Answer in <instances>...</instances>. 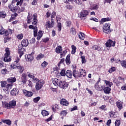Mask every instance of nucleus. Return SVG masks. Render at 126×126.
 <instances>
[{"label": "nucleus", "mask_w": 126, "mask_h": 126, "mask_svg": "<svg viewBox=\"0 0 126 126\" xmlns=\"http://www.w3.org/2000/svg\"><path fill=\"white\" fill-rule=\"evenodd\" d=\"M11 69H14L15 68H18L19 69V72L20 73H22L24 71V67L22 66L20 63H19V59H17V60L14 62L13 63L10 65Z\"/></svg>", "instance_id": "obj_1"}, {"label": "nucleus", "mask_w": 126, "mask_h": 126, "mask_svg": "<svg viewBox=\"0 0 126 126\" xmlns=\"http://www.w3.org/2000/svg\"><path fill=\"white\" fill-rule=\"evenodd\" d=\"M53 83L56 87L60 86V87L63 88V89H66L68 86V84L65 81H59V79L57 78H55L53 81Z\"/></svg>", "instance_id": "obj_2"}, {"label": "nucleus", "mask_w": 126, "mask_h": 126, "mask_svg": "<svg viewBox=\"0 0 126 126\" xmlns=\"http://www.w3.org/2000/svg\"><path fill=\"white\" fill-rule=\"evenodd\" d=\"M27 19V23L29 24L32 23V25H36L38 23V20H37V15L36 14H34L32 15L31 13L29 12Z\"/></svg>", "instance_id": "obj_3"}, {"label": "nucleus", "mask_w": 126, "mask_h": 126, "mask_svg": "<svg viewBox=\"0 0 126 126\" xmlns=\"http://www.w3.org/2000/svg\"><path fill=\"white\" fill-rule=\"evenodd\" d=\"M29 28L30 29H33V35L34 37H37V40H40L42 36H43V33L41 31H39L38 32V34L37 35V32H38V28L36 26L33 25H30L29 26Z\"/></svg>", "instance_id": "obj_4"}, {"label": "nucleus", "mask_w": 126, "mask_h": 126, "mask_svg": "<svg viewBox=\"0 0 126 126\" xmlns=\"http://www.w3.org/2000/svg\"><path fill=\"white\" fill-rule=\"evenodd\" d=\"M33 81L35 82V88L37 91L42 89L44 85V81L42 80H39V79L36 78L33 79Z\"/></svg>", "instance_id": "obj_5"}, {"label": "nucleus", "mask_w": 126, "mask_h": 126, "mask_svg": "<svg viewBox=\"0 0 126 126\" xmlns=\"http://www.w3.org/2000/svg\"><path fill=\"white\" fill-rule=\"evenodd\" d=\"M5 53L4 54L5 57L4 58V62H10L11 61V57L10 56V51L9 48L5 49Z\"/></svg>", "instance_id": "obj_6"}, {"label": "nucleus", "mask_w": 126, "mask_h": 126, "mask_svg": "<svg viewBox=\"0 0 126 126\" xmlns=\"http://www.w3.org/2000/svg\"><path fill=\"white\" fill-rule=\"evenodd\" d=\"M16 106V101L11 100L9 103L5 104V107L6 109H11L14 108Z\"/></svg>", "instance_id": "obj_7"}, {"label": "nucleus", "mask_w": 126, "mask_h": 126, "mask_svg": "<svg viewBox=\"0 0 126 126\" xmlns=\"http://www.w3.org/2000/svg\"><path fill=\"white\" fill-rule=\"evenodd\" d=\"M110 27H111V24L109 23H106L104 24L103 29V32L104 33H106L107 34H109L111 33V30H110Z\"/></svg>", "instance_id": "obj_8"}, {"label": "nucleus", "mask_w": 126, "mask_h": 126, "mask_svg": "<svg viewBox=\"0 0 126 126\" xmlns=\"http://www.w3.org/2000/svg\"><path fill=\"white\" fill-rule=\"evenodd\" d=\"M12 86H13V84H7L4 88H3V91L6 94H9L10 90L12 88Z\"/></svg>", "instance_id": "obj_9"}, {"label": "nucleus", "mask_w": 126, "mask_h": 126, "mask_svg": "<svg viewBox=\"0 0 126 126\" xmlns=\"http://www.w3.org/2000/svg\"><path fill=\"white\" fill-rule=\"evenodd\" d=\"M116 44V42L113 41L109 39L107 42L105 43L106 47L108 48H111V47H115V45Z\"/></svg>", "instance_id": "obj_10"}, {"label": "nucleus", "mask_w": 126, "mask_h": 126, "mask_svg": "<svg viewBox=\"0 0 126 126\" xmlns=\"http://www.w3.org/2000/svg\"><path fill=\"white\" fill-rule=\"evenodd\" d=\"M21 82L23 83L24 84H25L27 81V74L25 73H23L22 74L21 77Z\"/></svg>", "instance_id": "obj_11"}, {"label": "nucleus", "mask_w": 126, "mask_h": 126, "mask_svg": "<svg viewBox=\"0 0 126 126\" xmlns=\"http://www.w3.org/2000/svg\"><path fill=\"white\" fill-rule=\"evenodd\" d=\"M25 57L27 62H32L34 60V56H33V54H32L28 55H26Z\"/></svg>", "instance_id": "obj_12"}, {"label": "nucleus", "mask_w": 126, "mask_h": 126, "mask_svg": "<svg viewBox=\"0 0 126 126\" xmlns=\"http://www.w3.org/2000/svg\"><path fill=\"white\" fill-rule=\"evenodd\" d=\"M23 93L26 97H32L33 96V93L32 92L28 91L26 90H23Z\"/></svg>", "instance_id": "obj_13"}, {"label": "nucleus", "mask_w": 126, "mask_h": 126, "mask_svg": "<svg viewBox=\"0 0 126 126\" xmlns=\"http://www.w3.org/2000/svg\"><path fill=\"white\" fill-rule=\"evenodd\" d=\"M19 92V91H18V89L14 88L11 91L10 94L12 96H16L17 95H18Z\"/></svg>", "instance_id": "obj_14"}, {"label": "nucleus", "mask_w": 126, "mask_h": 126, "mask_svg": "<svg viewBox=\"0 0 126 126\" xmlns=\"http://www.w3.org/2000/svg\"><path fill=\"white\" fill-rule=\"evenodd\" d=\"M88 15V11L87 10H83L81 12L80 17V18H84Z\"/></svg>", "instance_id": "obj_15"}, {"label": "nucleus", "mask_w": 126, "mask_h": 126, "mask_svg": "<svg viewBox=\"0 0 126 126\" xmlns=\"http://www.w3.org/2000/svg\"><path fill=\"white\" fill-rule=\"evenodd\" d=\"M60 104L63 106H67L69 103H68V101L66 100V99L62 98L60 101Z\"/></svg>", "instance_id": "obj_16"}, {"label": "nucleus", "mask_w": 126, "mask_h": 126, "mask_svg": "<svg viewBox=\"0 0 126 126\" xmlns=\"http://www.w3.org/2000/svg\"><path fill=\"white\" fill-rule=\"evenodd\" d=\"M22 47H27L29 45V42L27 39H23L21 42Z\"/></svg>", "instance_id": "obj_17"}, {"label": "nucleus", "mask_w": 126, "mask_h": 126, "mask_svg": "<svg viewBox=\"0 0 126 126\" xmlns=\"http://www.w3.org/2000/svg\"><path fill=\"white\" fill-rule=\"evenodd\" d=\"M73 76H74V77H75L76 78L77 77H80V74L79 73V71H77L76 69L73 70Z\"/></svg>", "instance_id": "obj_18"}, {"label": "nucleus", "mask_w": 126, "mask_h": 126, "mask_svg": "<svg viewBox=\"0 0 126 126\" xmlns=\"http://www.w3.org/2000/svg\"><path fill=\"white\" fill-rule=\"evenodd\" d=\"M8 7L12 12H15V10H16V6H15L13 4H10L8 5Z\"/></svg>", "instance_id": "obj_19"}, {"label": "nucleus", "mask_w": 126, "mask_h": 126, "mask_svg": "<svg viewBox=\"0 0 126 126\" xmlns=\"http://www.w3.org/2000/svg\"><path fill=\"white\" fill-rule=\"evenodd\" d=\"M99 84V82H97V83L94 85V88L96 90L98 91H101V90H103V86L98 85Z\"/></svg>", "instance_id": "obj_20"}, {"label": "nucleus", "mask_w": 126, "mask_h": 126, "mask_svg": "<svg viewBox=\"0 0 126 126\" xmlns=\"http://www.w3.org/2000/svg\"><path fill=\"white\" fill-rule=\"evenodd\" d=\"M46 28H52L54 27V24H52L50 21H47L45 23Z\"/></svg>", "instance_id": "obj_21"}, {"label": "nucleus", "mask_w": 126, "mask_h": 126, "mask_svg": "<svg viewBox=\"0 0 126 126\" xmlns=\"http://www.w3.org/2000/svg\"><path fill=\"white\" fill-rule=\"evenodd\" d=\"M80 77H84L86 75V71L84 70L83 69H80L79 71Z\"/></svg>", "instance_id": "obj_22"}, {"label": "nucleus", "mask_w": 126, "mask_h": 126, "mask_svg": "<svg viewBox=\"0 0 126 126\" xmlns=\"http://www.w3.org/2000/svg\"><path fill=\"white\" fill-rule=\"evenodd\" d=\"M7 81L9 83H13L16 81V78L11 77L7 79Z\"/></svg>", "instance_id": "obj_23"}, {"label": "nucleus", "mask_w": 126, "mask_h": 126, "mask_svg": "<svg viewBox=\"0 0 126 126\" xmlns=\"http://www.w3.org/2000/svg\"><path fill=\"white\" fill-rule=\"evenodd\" d=\"M56 19L57 20L58 25L57 27L58 28V31H61L62 30V23H59V20H61V18H58V17H56Z\"/></svg>", "instance_id": "obj_24"}, {"label": "nucleus", "mask_w": 126, "mask_h": 126, "mask_svg": "<svg viewBox=\"0 0 126 126\" xmlns=\"http://www.w3.org/2000/svg\"><path fill=\"white\" fill-rule=\"evenodd\" d=\"M116 105H117V108H118L120 111H121V110L123 109V103L121 102V101H117Z\"/></svg>", "instance_id": "obj_25"}, {"label": "nucleus", "mask_w": 126, "mask_h": 126, "mask_svg": "<svg viewBox=\"0 0 126 126\" xmlns=\"http://www.w3.org/2000/svg\"><path fill=\"white\" fill-rule=\"evenodd\" d=\"M67 77H68V78H71L72 77V72L70 70H67L66 72V75Z\"/></svg>", "instance_id": "obj_26"}, {"label": "nucleus", "mask_w": 126, "mask_h": 126, "mask_svg": "<svg viewBox=\"0 0 126 126\" xmlns=\"http://www.w3.org/2000/svg\"><path fill=\"white\" fill-rule=\"evenodd\" d=\"M62 51L63 49L62 48V46H58L55 49V52L57 53V54H60L62 53Z\"/></svg>", "instance_id": "obj_27"}, {"label": "nucleus", "mask_w": 126, "mask_h": 126, "mask_svg": "<svg viewBox=\"0 0 126 126\" xmlns=\"http://www.w3.org/2000/svg\"><path fill=\"white\" fill-rule=\"evenodd\" d=\"M65 63L67 65L70 64V55H68L65 59Z\"/></svg>", "instance_id": "obj_28"}, {"label": "nucleus", "mask_w": 126, "mask_h": 126, "mask_svg": "<svg viewBox=\"0 0 126 126\" xmlns=\"http://www.w3.org/2000/svg\"><path fill=\"white\" fill-rule=\"evenodd\" d=\"M12 3H14L15 2H17V5H21L23 2V0H13Z\"/></svg>", "instance_id": "obj_29"}, {"label": "nucleus", "mask_w": 126, "mask_h": 126, "mask_svg": "<svg viewBox=\"0 0 126 126\" xmlns=\"http://www.w3.org/2000/svg\"><path fill=\"white\" fill-rule=\"evenodd\" d=\"M6 16V12L4 11H1L0 12V17L1 18H5Z\"/></svg>", "instance_id": "obj_30"}, {"label": "nucleus", "mask_w": 126, "mask_h": 126, "mask_svg": "<svg viewBox=\"0 0 126 126\" xmlns=\"http://www.w3.org/2000/svg\"><path fill=\"white\" fill-rule=\"evenodd\" d=\"M104 82H105L106 86H109V87H111L112 85H113V82H110V81L104 80Z\"/></svg>", "instance_id": "obj_31"}, {"label": "nucleus", "mask_w": 126, "mask_h": 126, "mask_svg": "<svg viewBox=\"0 0 126 126\" xmlns=\"http://www.w3.org/2000/svg\"><path fill=\"white\" fill-rule=\"evenodd\" d=\"M2 123H4V124H6L8 126H10L11 125V121H10V120H2Z\"/></svg>", "instance_id": "obj_32"}, {"label": "nucleus", "mask_w": 126, "mask_h": 126, "mask_svg": "<svg viewBox=\"0 0 126 126\" xmlns=\"http://www.w3.org/2000/svg\"><path fill=\"white\" fill-rule=\"evenodd\" d=\"M27 76H28V77H29V78H32L33 80H34V79L36 78H34V74L29 72H27Z\"/></svg>", "instance_id": "obj_33"}, {"label": "nucleus", "mask_w": 126, "mask_h": 126, "mask_svg": "<svg viewBox=\"0 0 126 126\" xmlns=\"http://www.w3.org/2000/svg\"><path fill=\"white\" fill-rule=\"evenodd\" d=\"M104 93H106V94H109L110 92H111V88L106 87L104 88Z\"/></svg>", "instance_id": "obj_34"}, {"label": "nucleus", "mask_w": 126, "mask_h": 126, "mask_svg": "<svg viewBox=\"0 0 126 126\" xmlns=\"http://www.w3.org/2000/svg\"><path fill=\"white\" fill-rule=\"evenodd\" d=\"M43 58H44V54H42L40 53V54L38 55L36 57V60L37 61H40L42 60Z\"/></svg>", "instance_id": "obj_35"}, {"label": "nucleus", "mask_w": 126, "mask_h": 126, "mask_svg": "<svg viewBox=\"0 0 126 126\" xmlns=\"http://www.w3.org/2000/svg\"><path fill=\"white\" fill-rule=\"evenodd\" d=\"M71 48H72L71 54H72L73 55V54H75V53L76 52V47H75V46H74V45H72L71 46Z\"/></svg>", "instance_id": "obj_36"}, {"label": "nucleus", "mask_w": 126, "mask_h": 126, "mask_svg": "<svg viewBox=\"0 0 126 126\" xmlns=\"http://www.w3.org/2000/svg\"><path fill=\"white\" fill-rule=\"evenodd\" d=\"M79 37L81 40H84V38H85V34H84L83 32H80L79 34Z\"/></svg>", "instance_id": "obj_37"}, {"label": "nucleus", "mask_w": 126, "mask_h": 126, "mask_svg": "<svg viewBox=\"0 0 126 126\" xmlns=\"http://www.w3.org/2000/svg\"><path fill=\"white\" fill-rule=\"evenodd\" d=\"M92 49L93 50H97L99 52H100V51H102V49L100 47L99 48L97 45H94V46H93Z\"/></svg>", "instance_id": "obj_38"}, {"label": "nucleus", "mask_w": 126, "mask_h": 126, "mask_svg": "<svg viewBox=\"0 0 126 126\" xmlns=\"http://www.w3.org/2000/svg\"><path fill=\"white\" fill-rule=\"evenodd\" d=\"M41 114L43 117H46V116H48L49 115V113L46 110H42Z\"/></svg>", "instance_id": "obj_39"}, {"label": "nucleus", "mask_w": 126, "mask_h": 126, "mask_svg": "<svg viewBox=\"0 0 126 126\" xmlns=\"http://www.w3.org/2000/svg\"><path fill=\"white\" fill-rule=\"evenodd\" d=\"M60 74L61 75H62V76H65L66 75L65 69H63L60 73Z\"/></svg>", "instance_id": "obj_40"}, {"label": "nucleus", "mask_w": 126, "mask_h": 126, "mask_svg": "<svg viewBox=\"0 0 126 126\" xmlns=\"http://www.w3.org/2000/svg\"><path fill=\"white\" fill-rule=\"evenodd\" d=\"M60 115H61V116H65L67 115V112H66V110H63L61 112Z\"/></svg>", "instance_id": "obj_41"}, {"label": "nucleus", "mask_w": 126, "mask_h": 126, "mask_svg": "<svg viewBox=\"0 0 126 126\" xmlns=\"http://www.w3.org/2000/svg\"><path fill=\"white\" fill-rule=\"evenodd\" d=\"M1 86L2 88H4L6 86V82L5 81H1Z\"/></svg>", "instance_id": "obj_42"}, {"label": "nucleus", "mask_w": 126, "mask_h": 126, "mask_svg": "<svg viewBox=\"0 0 126 126\" xmlns=\"http://www.w3.org/2000/svg\"><path fill=\"white\" fill-rule=\"evenodd\" d=\"M70 33L72 34V35H75L76 34V32H75V29L74 28H71L70 29Z\"/></svg>", "instance_id": "obj_43"}, {"label": "nucleus", "mask_w": 126, "mask_h": 126, "mask_svg": "<svg viewBox=\"0 0 126 126\" xmlns=\"http://www.w3.org/2000/svg\"><path fill=\"white\" fill-rule=\"evenodd\" d=\"M18 53L19 54V57L20 58H21V57H22V56L23 55V54H24L23 52V51H24V50H18Z\"/></svg>", "instance_id": "obj_44"}, {"label": "nucleus", "mask_w": 126, "mask_h": 126, "mask_svg": "<svg viewBox=\"0 0 126 126\" xmlns=\"http://www.w3.org/2000/svg\"><path fill=\"white\" fill-rule=\"evenodd\" d=\"M48 65V63L46 61H44L43 63H41V66L42 67H46Z\"/></svg>", "instance_id": "obj_45"}, {"label": "nucleus", "mask_w": 126, "mask_h": 126, "mask_svg": "<svg viewBox=\"0 0 126 126\" xmlns=\"http://www.w3.org/2000/svg\"><path fill=\"white\" fill-rule=\"evenodd\" d=\"M1 73L2 74H6L7 73V69L6 68H4L1 70Z\"/></svg>", "instance_id": "obj_46"}, {"label": "nucleus", "mask_w": 126, "mask_h": 126, "mask_svg": "<svg viewBox=\"0 0 126 126\" xmlns=\"http://www.w3.org/2000/svg\"><path fill=\"white\" fill-rule=\"evenodd\" d=\"M16 16H17V14L16 13H14L13 15H12L11 16V19L9 20V22H10L11 21V19H14V18H15Z\"/></svg>", "instance_id": "obj_47"}, {"label": "nucleus", "mask_w": 126, "mask_h": 126, "mask_svg": "<svg viewBox=\"0 0 126 126\" xmlns=\"http://www.w3.org/2000/svg\"><path fill=\"white\" fill-rule=\"evenodd\" d=\"M121 64L123 67L126 68V61H121Z\"/></svg>", "instance_id": "obj_48"}, {"label": "nucleus", "mask_w": 126, "mask_h": 126, "mask_svg": "<svg viewBox=\"0 0 126 126\" xmlns=\"http://www.w3.org/2000/svg\"><path fill=\"white\" fill-rule=\"evenodd\" d=\"M99 8V6L97 4H94V6L91 8L92 10H94V9H98Z\"/></svg>", "instance_id": "obj_49"}, {"label": "nucleus", "mask_w": 126, "mask_h": 126, "mask_svg": "<svg viewBox=\"0 0 126 126\" xmlns=\"http://www.w3.org/2000/svg\"><path fill=\"white\" fill-rule=\"evenodd\" d=\"M82 63H86V60L85 59V56H81Z\"/></svg>", "instance_id": "obj_50"}, {"label": "nucleus", "mask_w": 126, "mask_h": 126, "mask_svg": "<svg viewBox=\"0 0 126 126\" xmlns=\"http://www.w3.org/2000/svg\"><path fill=\"white\" fill-rule=\"evenodd\" d=\"M17 38H18V39H19V40H22V39L23 38V34H18L17 36Z\"/></svg>", "instance_id": "obj_51"}, {"label": "nucleus", "mask_w": 126, "mask_h": 126, "mask_svg": "<svg viewBox=\"0 0 126 126\" xmlns=\"http://www.w3.org/2000/svg\"><path fill=\"white\" fill-rule=\"evenodd\" d=\"M115 125L116 126H119L121 125V121L120 120H116Z\"/></svg>", "instance_id": "obj_52"}, {"label": "nucleus", "mask_w": 126, "mask_h": 126, "mask_svg": "<svg viewBox=\"0 0 126 126\" xmlns=\"http://www.w3.org/2000/svg\"><path fill=\"white\" fill-rule=\"evenodd\" d=\"M115 70H116V68L115 67H113L111 68L108 71L109 73H112V72L115 71Z\"/></svg>", "instance_id": "obj_53"}, {"label": "nucleus", "mask_w": 126, "mask_h": 126, "mask_svg": "<svg viewBox=\"0 0 126 126\" xmlns=\"http://www.w3.org/2000/svg\"><path fill=\"white\" fill-rule=\"evenodd\" d=\"M4 29H3V28L1 27L0 30V34L3 35V34H4Z\"/></svg>", "instance_id": "obj_54"}, {"label": "nucleus", "mask_w": 126, "mask_h": 126, "mask_svg": "<svg viewBox=\"0 0 126 126\" xmlns=\"http://www.w3.org/2000/svg\"><path fill=\"white\" fill-rule=\"evenodd\" d=\"M40 100V97H37L36 98H35L33 99V102L34 103H37Z\"/></svg>", "instance_id": "obj_55"}, {"label": "nucleus", "mask_w": 126, "mask_h": 126, "mask_svg": "<svg viewBox=\"0 0 126 126\" xmlns=\"http://www.w3.org/2000/svg\"><path fill=\"white\" fill-rule=\"evenodd\" d=\"M66 7L67 8V9H72V8H73V7L70 4L66 5Z\"/></svg>", "instance_id": "obj_56"}, {"label": "nucleus", "mask_w": 126, "mask_h": 126, "mask_svg": "<svg viewBox=\"0 0 126 126\" xmlns=\"http://www.w3.org/2000/svg\"><path fill=\"white\" fill-rule=\"evenodd\" d=\"M9 41V38L7 36L5 37L4 39V43H7Z\"/></svg>", "instance_id": "obj_57"}, {"label": "nucleus", "mask_w": 126, "mask_h": 126, "mask_svg": "<svg viewBox=\"0 0 126 126\" xmlns=\"http://www.w3.org/2000/svg\"><path fill=\"white\" fill-rule=\"evenodd\" d=\"M37 1H38V0H33V1L32 2V5H36V4H37Z\"/></svg>", "instance_id": "obj_58"}, {"label": "nucleus", "mask_w": 126, "mask_h": 126, "mask_svg": "<svg viewBox=\"0 0 126 126\" xmlns=\"http://www.w3.org/2000/svg\"><path fill=\"white\" fill-rule=\"evenodd\" d=\"M28 82H29L28 86L30 87H32L33 86V83H32V82H31V81L30 80H29Z\"/></svg>", "instance_id": "obj_59"}, {"label": "nucleus", "mask_w": 126, "mask_h": 126, "mask_svg": "<svg viewBox=\"0 0 126 126\" xmlns=\"http://www.w3.org/2000/svg\"><path fill=\"white\" fill-rule=\"evenodd\" d=\"M90 20H93L94 21H95V22H98V21H99V20L96 18H90Z\"/></svg>", "instance_id": "obj_60"}, {"label": "nucleus", "mask_w": 126, "mask_h": 126, "mask_svg": "<svg viewBox=\"0 0 126 126\" xmlns=\"http://www.w3.org/2000/svg\"><path fill=\"white\" fill-rule=\"evenodd\" d=\"M54 17H56V12H53L51 14V18L53 19V18H54Z\"/></svg>", "instance_id": "obj_61"}, {"label": "nucleus", "mask_w": 126, "mask_h": 126, "mask_svg": "<svg viewBox=\"0 0 126 126\" xmlns=\"http://www.w3.org/2000/svg\"><path fill=\"white\" fill-rule=\"evenodd\" d=\"M52 109L53 111H55L56 109H58V105L55 104V105H54L52 107Z\"/></svg>", "instance_id": "obj_62"}, {"label": "nucleus", "mask_w": 126, "mask_h": 126, "mask_svg": "<svg viewBox=\"0 0 126 126\" xmlns=\"http://www.w3.org/2000/svg\"><path fill=\"white\" fill-rule=\"evenodd\" d=\"M77 110V106H74V107L71 108V111H75Z\"/></svg>", "instance_id": "obj_63"}, {"label": "nucleus", "mask_w": 126, "mask_h": 126, "mask_svg": "<svg viewBox=\"0 0 126 126\" xmlns=\"http://www.w3.org/2000/svg\"><path fill=\"white\" fill-rule=\"evenodd\" d=\"M121 89L122 90H126V85H124L122 87Z\"/></svg>", "instance_id": "obj_64"}]
</instances>
